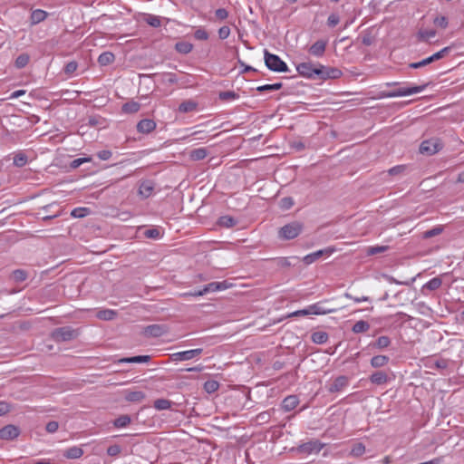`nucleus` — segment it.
<instances>
[{
  "label": "nucleus",
  "instance_id": "nucleus-44",
  "mask_svg": "<svg viewBox=\"0 0 464 464\" xmlns=\"http://www.w3.org/2000/svg\"><path fill=\"white\" fill-rule=\"evenodd\" d=\"M365 452V446L361 443V442H358L356 444H354L350 451V455L353 456V457H361L362 455H363Z\"/></svg>",
  "mask_w": 464,
  "mask_h": 464
},
{
  "label": "nucleus",
  "instance_id": "nucleus-14",
  "mask_svg": "<svg viewBox=\"0 0 464 464\" xmlns=\"http://www.w3.org/2000/svg\"><path fill=\"white\" fill-rule=\"evenodd\" d=\"M326 45V41L318 40L309 48L308 52L313 56L322 57L324 54Z\"/></svg>",
  "mask_w": 464,
  "mask_h": 464
},
{
  "label": "nucleus",
  "instance_id": "nucleus-20",
  "mask_svg": "<svg viewBox=\"0 0 464 464\" xmlns=\"http://www.w3.org/2000/svg\"><path fill=\"white\" fill-rule=\"evenodd\" d=\"M63 455L69 459H77L83 455V450L80 447L73 446L65 450Z\"/></svg>",
  "mask_w": 464,
  "mask_h": 464
},
{
  "label": "nucleus",
  "instance_id": "nucleus-47",
  "mask_svg": "<svg viewBox=\"0 0 464 464\" xmlns=\"http://www.w3.org/2000/svg\"><path fill=\"white\" fill-rule=\"evenodd\" d=\"M390 344H391L390 337H388L386 335H382V336H380L376 340V342L373 345L379 349H383V348L388 347Z\"/></svg>",
  "mask_w": 464,
  "mask_h": 464
},
{
  "label": "nucleus",
  "instance_id": "nucleus-7",
  "mask_svg": "<svg viewBox=\"0 0 464 464\" xmlns=\"http://www.w3.org/2000/svg\"><path fill=\"white\" fill-rule=\"evenodd\" d=\"M169 332L164 324H150L144 328L143 334L147 337H160Z\"/></svg>",
  "mask_w": 464,
  "mask_h": 464
},
{
  "label": "nucleus",
  "instance_id": "nucleus-38",
  "mask_svg": "<svg viewBox=\"0 0 464 464\" xmlns=\"http://www.w3.org/2000/svg\"><path fill=\"white\" fill-rule=\"evenodd\" d=\"M131 421V419L129 415H121L117 419L114 420L113 425L116 428H124L127 427Z\"/></svg>",
  "mask_w": 464,
  "mask_h": 464
},
{
  "label": "nucleus",
  "instance_id": "nucleus-33",
  "mask_svg": "<svg viewBox=\"0 0 464 464\" xmlns=\"http://www.w3.org/2000/svg\"><path fill=\"white\" fill-rule=\"evenodd\" d=\"M140 109V104L137 102L130 101L124 103L121 107V111L124 113H135Z\"/></svg>",
  "mask_w": 464,
  "mask_h": 464
},
{
  "label": "nucleus",
  "instance_id": "nucleus-36",
  "mask_svg": "<svg viewBox=\"0 0 464 464\" xmlns=\"http://www.w3.org/2000/svg\"><path fill=\"white\" fill-rule=\"evenodd\" d=\"M173 402L167 399H158L154 401V408L158 411L169 410L171 408Z\"/></svg>",
  "mask_w": 464,
  "mask_h": 464
},
{
  "label": "nucleus",
  "instance_id": "nucleus-46",
  "mask_svg": "<svg viewBox=\"0 0 464 464\" xmlns=\"http://www.w3.org/2000/svg\"><path fill=\"white\" fill-rule=\"evenodd\" d=\"M283 84L282 82H276L273 84H265L262 86H258L256 88V91L259 92H266V91H277L282 88Z\"/></svg>",
  "mask_w": 464,
  "mask_h": 464
},
{
  "label": "nucleus",
  "instance_id": "nucleus-24",
  "mask_svg": "<svg viewBox=\"0 0 464 464\" xmlns=\"http://www.w3.org/2000/svg\"><path fill=\"white\" fill-rule=\"evenodd\" d=\"M150 361V355H137L132 357H125L121 359L120 362H125V363H143L148 362Z\"/></svg>",
  "mask_w": 464,
  "mask_h": 464
},
{
  "label": "nucleus",
  "instance_id": "nucleus-16",
  "mask_svg": "<svg viewBox=\"0 0 464 464\" xmlns=\"http://www.w3.org/2000/svg\"><path fill=\"white\" fill-rule=\"evenodd\" d=\"M309 309H310L311 314H316V315L331 314V313H334L337 311V309H335V308L324 307L323 302H319V303L309 305Z\"/></svg>",
  "mask_w": 464,
  "mask_h": 464
},
{
  "label": "nucleus",
  "instance_id": "nucleus-31",
  "mask_svg": "<svg viewBox=\"0 0 464 464\" xmlns=\"http://www.w3.org/2000/svg\"><path fill=\"white\" fill-rule=\"evenodd\" d=\"M441 284L442 280L440 276L433 277L422 286V291H424L425 289H428L430 291H435L440 287Z\"/></svg>",
  "mask_w": 464,
  "mask_h": 464
},
{
  "label": "nucleus",
  "instance_id": "nucleus-15",
  "mask_svg": "<svg viewBox=\"0 0 464 464\" xmlns=\"http://www.w3.org/2000/svg\"><path fill=\"white\" fill-rule=\"evenodd\" d=\"M230 285L231 284L227 283V281L211 282L203 287V292L208 294L211 292L222 291L227 289Z\"/></svg>",
  "mask_w": 464,
  "mask_h": 464
},
{
  "label": "nucleus",
  "instance_id": "nucleus-60",
  "mask_svg": "<svg viewBox=\"0 0 464 464\" xmlns=\"http://www.w3.org/2000/svg\"><path fill=\"white\" fill-rule=\"evenodd\" d=\"M58 429H59V423L55 420L49 421L45 426V430L48 433H54L58 430Z\"/></svg>",
  "mask_w": 464,
  "mask_h": 464
},
{
  "label": "nucleus",
  "instance_id": "nucleus-9",
  "mask_svg": "<svg viewBox=\"0 0 464 464\" xmlns=\"http://www.w3.org/2000/svg\"><path fill=\"white\" fill-rule=\"evenodd\" d=\"M20 435V429L15 425H5L0 429V440H13Z\"/></svg>",
  "mask_w": 464,
  "mask_h": 464
},
{
  "label": "nucleus",
  "instance_id": "nucleus-32",
  "mask_svg": "<svg viewBox=\"0 0 464 464\" xmlns=\"http://www.w3.org/2000/svg\"><path fill=\"white\" fill-rule=\"evenodd\" d=\"M208 156V150L206 148H198L190 151L189 158L192 160H201Z\"/></svg>",
  "mask_w": 464,
  "mask_h": 464
},
{
  "label": "nucleus",
  "instance_id": "nucleus-28",
  "mask_svg": "<svg viewBox=\"0 0 464 464\" xmlns=\"http://www.w3.org/2000/svg\"><path fill=\"white\" fill-rule=\"evenodd\" d=\"M115 60V55L111 52H104L100 54L98 63L101 66H106L112 63Z\"/></svg>",
  "mask_w": 464,
  "mask_h": 464
},
{
  "label": "nucleus",
  "instance_id": "nucleus-56",
  "mask_svg": "<svg viewBox=\"0 0 464 464\" xmlns=\"http://www.w3.org/2000/svg\"><path fill=\"white\" fill-rule=\"evenodd\" d=\"M430 63H431V61H430V58L428 57V58H425V59L421 60L420 62L410 63L409 67L411 68V69H419V68L426 66V65H428Z\"/></svg>",
  "mask_w": 464,
  "mask_h": 464
},
{
  "label": "nucleus",
  "instance_id": "nucleus-51",
  "mask_svg": "<svg viewBox=\"0 0 464 464\" xmlns=\"http://www.w3.org/2000/svg\"><path fill=\"white\" fill-rule=\"evenodd\" d=\"M384 277L389 283L396 285H411L415 281V277H412L411 280L408 281H399L392 276H384Z\"/></svg>",
  "mask_w": 464,
  "mask_h": 464
},
{
  "label": "nucleus",
  "instance_id": "nucleus-43",
  "mask_svg": "<svg viewBox=\"0 0 464 464\" xmlns=\"http://www.w3.org/2000/svg\"><path fill=\"white\" fill-rule=\"evenodd\" d=\"M88 208H75L72 210L71 216L75 218H82L90 214Z\"/></svg>",
  "mask_w": 464,
  "mask_h": 464
},
{
  "label": "nucleus",
  "instance_id": "nucleus-61",
  "mask_svg": "<svg viewBox=\"0 0 464 464\" xmlns=\"http://www.w3.org/2000/svg\"><path fill=\"white\" fill-rule=\"evenodd\" d=\"M340 22V17L338 14H331L329 16H328V19H327V24L328 26L330 27H334L335 25H337Z\"/></svg>",
  "mask_w": 464,
  "mask_h": 464
},
{
  "label": "nucleus",
  "instance_id": "nucleus-53",
  "mask_svg": "<svg viewBox=\"0 0 464 464\" xmlns=\"http://www.w3.org/2000/svg\"><path fill=\"white\" fill-rule=\"evenodd\" d=\"M450 49V47H444L440 51H439V52L435 53L434 54H432L431 56H430L431 63L443 58L445 56V54L449 53Z\"/></svg>",
  "mask_w": 464,
  "mask_h": 464
},
{
  "label": "nucleus",
  "instance_id": "nucleus-25",
  "mask_svg": "<svg viewBox=\"0 0 464 464\" xmlns=\"http://www.w3.org/2000/svg\"><path fill=\"white\" fill-rule=\"evenodd\" d=\"M47 15H48L47 12H45L44 10H41V9L34 10L31 14V24H37L44 21L46 19Z\"/></svg>",
  "mask_w": 464,
  "mask_h": 464
},
{
  "label": "nucleus",
  "instance_id": "nucleus-5",
  "mask_svg": "<svg viewBox=\"0 0 464 464\" xmlns=\"http://www.w3.org/2000/svg\"><path fill=\"white\" fill-rule=\"evenodd\" d=\"M443 148L442 141L438 138L423 140L420 145V152L426 155H433Z\"/></svg>",
  "mask_w": 464,
  "mask_h": 464
},
{
  "label": "nucleus",
  "instance_id": "nucleus-1",
  "mask_svg": "<svg viewBox=\"0 0 464 464\" xmlns=\"http://www.w3.org/2000/svg\"><path fill=\"white\" fill-rule=\"evenodd\" d=\"M264 60L266 66L270 71L276 72L289 71L287 64L278 55L269 53L266 49L264 51Z\"/></svg>",
  "mask_w": 464,
  "mask_h": 464
},
{
  "label": "nucleus",
  "instance_id": "nucleus-35",
  "mask_svg": "<svg viewBox=\"0 0 464 464\" xmlns=\"http://www.w3.org/2000/svg\"><path fill=\"white\" fill-rule=\"evenodd\" d=\"M370 329V324L368 322L366 321H363V320H360V321H357L353 328H352V331L354 333V334H361V333H365L367 332L368 330Z\"/></svg>",
  "mask_w": 464,
  "mask_h": 464
},
{
  "label": "nucleus",
  "instance_id": "nucleus-39",
  "mask_svg": "<svg viewBox=\"0 0 464 464\" xmlns=\"http://www.w3.org/2000/svg\"><path fill=\"white\" fill-rule=\"evenodd\" d=\"M175 49L180 53L187 54L192 51L193 45L188 42H179L176 44Z\"/></svg>",
  "mask_w": 464,
  "mask_h": 464
},
{
  "label": "nucleus",
  "instance_id": "nucleus-11",
  "mask_svg": "<svg viewBox=\"0 0 464 464\" xmlns=\"http://www.w3.org/2000/svg\"><path fill=\"white\" fill-rule=\"evenodd\" d=\"M202 348L175 353L172 354L173 361H188L202 353Z\"/></svg>",
  "mask_w": 464,
  "mask_h": 464
},
{
  "label": "nucleus",
  "instance_id": "nucleus-57",
  "mask_svg": "<svg viewBox=\"0 0 464 464\" xmlns=\"http://www.w3.org/2000/svg\"><path fill=\"white\" fill-rule=\"evenodd\" d=\"M362 43L365 46H370L374 43V37L370 32H365L362 36Z\"/></svg>",
  "mask_w": 464,
  "mask_h": 464
},
{
  "label": "nucleus",
  "instance_id": "nucleus-29",
  "mask_svg": "<svg viewBox=\"0 0 464 464\" xmlns=\"http://www.w3.org/2000/svg\"><path fill=\"white\" fill-rule=\"evenodd\" d=\"M390 361L386 355H375L371 359V365L373 368H380L385 366Z\"/></svg>",
  "mask_w": 464,
  "mask_h": 464
},
{
  "label": "nucleus",
  "instance_id": "nucleus-50",
  "mask_svg": "<svg viewBox=\"0 0 464 464\" xmlns=\"http://www.w3.org/2000/svg\"><path fill=\"white\" fill-rule=\"evenodd\" d=\"M418 35L420 40L427 41V40H430V38L435 37L436 31L435 30H423V31H420Z\"/></svg>",
  "mask_w": 464,
  "mask_h": 464
},
{
  "label": "nucleus",
  "instance_id": "nucleus-2",
  "mask_svg": "<svg viewBox=\"0 0 464 464\" xmlns=\"http://www.w3.org/2000/svg\"><path fill=\"white\" fill-rule=\"evenodd\" d=\"M302 230L303 224L297 221H294L282 227L279 230L278 236L282 239L290 240L298 237Z\"/></svg>",
  "mask_w": 464,
  "mask_h": 464
},
{
  "label": "nucleus",
  "instance_id": "nucleus-54",
  "mask_svg": "<svg viewBox=\"0 0 464 464\" xmlns=\"http://www.w3.org/2000/svg\"><path fill=\"white\" fill-rule=\"evenodd\" d=\"M121 452V448L118 444L111 445L107 449V454L111 457H116Z\"/></svg>",
  "mask_w": 464,
  "mask_h": 464
},
{
  "label": "nucleus",
  "instance_id": "nucleus-21",
  "mask_svg": "<svg viewBox=\"0 0 464 464\" xmlns=\"http://www.w3.org/2000/svg\"><path fill=\"white\" fill-rule=\"evenodd\" d=\"M370 381L374 384L382 385L388 382V375L386 372H384L382 371H378V372H373L370 376Z\"/></svg>",
  "mask_w": 464,
  "mask_h": 464
},
{
  "label": "nucleus",
  "instance_id": "nucleus-59",
  "mask_svg": "<svg viewBox=\"0 0 464 464\" xmlns=\"http://www.w3.org/2000/svg\"><path fill=\"white\" fill-rule=\"evenodd\" d=\"M144 236L148 238L157 239L160 237V232L157 228H150L144 232Z\"/></svg>",
  "mask_w": 464,
  "mask_h": 464
},
{
  "label": "nucleus",
  "instance_id": "nucleus-18",
  "mask_svg": "<svg viewBox=\"0 0 464 464\" xmlns=\"http://www.w3.org/2000/svg\"><path fill=\"white\" fill-rule=\"evenodd\" d=\"M299 403V399L296 395H289L282 401V408L285 411L294 410Z\"/></svg>",
  "mask_w": 464,
  "mask_h": 464
},
{
  "label": "nucleus",
  "instance_id": "nucleus-45",
  "mask_svg": "<svg viewBox=\"0 0 464 464\" xmlns=\"http://www.w3.org/2000/svg\"><path fill=\"white\" fill-rule=\"evenodd\" d=\"M26 163H27V156L24 153L19 152L14 155V166L21 168V167L25 166Z\"/></svg>",
  "mask_w": 464,
  "mask_h": 464
},
{
  "label": "nucleus",
  "instance_id": "nucleus-3",
  "mask_svg": "<svg viewBox=\"0 0 464 464\" xmlns=\"http://www.w3.org/2000/svg\"><path fill=\"white\" fill-rule=\"evenodd\" d=\"M51 336L56 343H61L75 339L78 336V333L77 330L71 326H63L55 328L52 332Z\"/></svg>",
  "mask_w": 464,
  "mask_h": 464
},
{
  "label": "nucleus",
  "instance_id": "nucleus-41",
  "mask_svg": "<svg viewBox=\"0 0 464 464\" xmlns=\"http://www.w3.org/2000/svg\"><path fill=\"white\" fill-rule=\"evenodd\" d=\"M219 382L215 380H208L205 382L203 388L206 392L208 393H213L217 392L219 388Z\"/></svg>",
  "mask_w": 464,
  "mask_h": 464
},
{
  "label": "nucleus",
  "instance_id": "nucleus-13",
  "mask_svg": "<svg viewBox=\"0 0 464 464\" xmlns=\"http://www.w3.org/2000/svg\"><path fill=\"white\" fill-rule=\"evenodd\" d=\"M156 122L151 119H143L137 124V130L142 134H149L156 129Z\"/></svg>",
  "mask_w": 464,
  "mask_h": 464
},
{
  "label": "nucleus",
  "instance_id": "nucleus-63",
  "mask_svg": "<svg viewBox=\"0 0 464 464\" xmlns=\"http://www.w3.org/2000/svg\"><path fill=\"white\" fill-rule=\"evenodd\" d=\"M405 169H406L405 165H398V166L391 168L388 170V173L392 176L399 175V174L402 173Z\"/></svg>",
  "mask_w": 464,
  "mask_h": 464
},
{
  "label": "nucleus",
  "instance_id": "nucleus-40",
  "mask_svg": "<svg viewBox=\"0 0 464 464\" xmlns=\"http://www.w3.org/2000/svg\"><path fill=\"white\" fill-rule=\"evenodd\" d=\"M29 61H30L29 54H27V53H21L15 59V63H14L15 67L18 68V69L24 68L28 64Z\"/></svg>",
  "mask_w": 464,
  "mask_h": 464
},
{
  "label": "nucleus",
  "instance_id": "nucleus-17",
  "mask_svg": "<svg viewBox=\"0 0 464 464\" xmlns=\"http://www.w3.org/2000/svg\"><path fill=\"white\" fill-rule=\"evenodd\" d=\"M154 190V183L151 180L142 181L139 188V194L147 198H149Z\"/></svg>",
  "mask_w": 464,
  "mask_h": 464
},
{
  "label": "nucleus",
  "instance_id": "nucleus-23",
  "mask_svg": "<svg viewBox=\"0 0 464 464\" xmlns=\"http://www.w3.org/2000/svg\"><path fill=\"white\" fill-rule=\"evenodd\" d=\"M198 108V102L193 100H186L179 106V111L187 113L195 111Z\"/></svg>",
  "mask_w": 464,
  "mask_h": 464
},
{
  "label": "nucleus",
  "instance_id": "nucleus-37",
  "mask_svg": "<svg viewBox=\"0 0 464 464\" xmlns=\"http://www.w3.org/2000/svg\"><path fill=\"white\" fill-rule=\"evenodd\" d=\"M219 100L223 102H229L239 98V94L234 91H224L218 93Z\"/></svg>",
  "mask_w": 464,
  "mask_h": 464
},
{
  "label": "nucleus",
  "instance_id": "nucleus-10",
  "mask_svg": "<svg viewBox=\"0 0 464 464\" xmlns=\"http://www.w3.org/2000/svg\"><path fill=\"white\" fill-rule=\"evenodd\" d=\"M323 449V444L318 440H311L299 445L296 451L304 454H311L312 452L318 453Z\"/></svg>",
  "mask_w": 464,
  "mask_h": 464
},
{
  "label": "nucleus",
  "instance_id": "nucleus-8",
  "mask_svg": "<svg viewBox=\"0 0 464 464\" xmlns=\"http://www.w3.org/2000/svg\"><path fill=\"white\" fill-rule=\"evenodd\" d=\"M349 384V378L345 375L336 377L333 382L327 386V391L330 393H336L342 392Z\"/></svg>",
  "mask_w": 464,
  "mask_h": 464
},
{
  "label": "nucleus",
  "instance_id": "nucleus-62",
  "mask_svg": "<svg viewBox=\"0 0 464 464\" xmlns=\"http://www.w3.org/2000/svg\"><path fill=\"white\" fill-rule=\"evenodd\" d=\"M78 68V63L75 61L69 62L64 67V72L71 74L74 72Z\"/></svg>",
  "mask_w": 464,
  "mask_h": 464
},
{
  "label": "nucleus",
  "instance_id": "nucleus-30",
  "mask_svg": "<svg viewBox=\"0 0 464 464\" xmlns=\"http://www.w3.org/2000/svg\"><path fill=\"white\" fill-rule=\"evenodd\" d=\"M117 315V313L114 310L111 309H102L97 312L96 317L101 320L111 321L113 320Z\"/></svg>",
  "mask_w": 464,
  "mask_h": 464
},
{
  "label": "nucleus",
  "instance_id": "nucleus-12",
  "mask_svg": "<svg viewBox=\"0 0 464 464\" xmlns=\"http://www.w3.org/2000/svg\"><path fill=\"white\" fill-rule=\"evenodd\" d=\"M342 74V71L338 68L320 65L319 80L338 79Z\"/></svg>",
  "mask_w": 464,
  "mask_h": 464
},
{
  "label": "nucleus",
  "instance_id": "nucleus-64",
  "mask_svg": "<svg viewBox=\"0 0 464 464\" xmlns=\"http://www.w3.org/2000/svg\"><path fill=\"white\" fill-rule=\"evenodd\" d=\"M230 34V28L227 25L225 26H222L219 28L218 30V37L221 39V40H225L227 39Z\"/></svg>",
  "mask_w": 464,
  "mask_h": 464
},
{
  "label": "nucleus",
  "instance_id": "nucleus-48",
  "mask_svg": "<svg viewBox=\"0 0 464 464\" xmlns=\"http://www.w3.org/2000/svg\"><path fill=\"white\" fill-rule=\"evenodd\" d=\"M443 228L441 227H435L430 230L423 232L422 238L428 239L433 237L440 235L442 232Z\"/></svg>",
  "mask_w": 464,
  "mask_h": 464
},
{
  "label": "nucleus",
  "instance_id": "nucleus-27",
  "mask_svg": "<svg viewBox=\"0 0 464 464\" xmlns=\"http://www.w3.org/2000/svg\"><path fill=\"white\" fill-rule=\"evenodd\" d=\"M237 224V220L231 216H222L218 220V225L223 227L230 228Z\"/></svg>",
  "mask_w": 464,
  "mask_h": 464
},
{
  "label": "nucleus",
  "instance_id": "nucleus-58",
  "mask_svg": "<svg viewBox=\"0 0 464 464\" xmlns=\"http://www.w3.org/2000/svg\"><path fill=\"white\" fill-rule=\"evenodd\" d=\"M294 205V199L291 197L283 198L280 200V206L284 209H289Z\"/></svg>",
  "mask_w": 464,
  "mask_h": 464
},
{
  "label": "nucleus",
  "instance_id": "nucleus-49",
  "mask_svg": "<svg viewBox=\"0 0 464 464\" xmlns=\"http://www.w3.org/2000/svg\"><path fill=\"white\" fill-rule=\"evenodd\" d=\"M145 21L148 24L153 27H160L161 25L160 18L153 14H148Z\"/></svg>",
  "mask_w": 464,
  "mask_h": 464
},
{
  "label": "nucleus",
  "instance_id": "nucleus-4",
  "mask_svg": "<svg viewBox=\"0 0 464 464\" xmlns=\"http://www.w3.org/2000/svg\"><path fill=\"white\" fill-rule=\"evenodd\" d=\"M428 84H422L420 86H411V87H401L388 92H383L382 97L386 98H393V97H401V96H408L412 95L415 93H419L425 90Z\"/></svg>",
  "mask_w": 464,
  "mask_h": 464
},
{
  "label": "nucleus",
  "instance_id": "nucleus-42",
  "mask_svg": "<svg viewBox=\"0 0 464 464\" xmlns=\"http://www.w3.org/2000/svg\"><path fill=\"white\" fill-rule=\"evenodd\" d=\"M389 248H390L389 246H369L366 250V253L368 256H374V255L384 253Z\"/></svg>",
  "mask_w": 464,
  "mask_h": 464
},
{
  "label": "nucleus",
  "instance_id": "nucleus-34",
  "mask_svg": "<svg viewBox=\"0 0 464 464\" xmlns=\"http://www.w3.org/2000/svg\"><path fill=\"white\" fill-rule=\"evenodd\" d=\"M11 277L15 283H22L27 279L28 273L24 269H15L12 272Z\"/></svg>",
  "mask_w": 464,
  "mask_h": 464
},
{
  "label": "nucleus",
  "instance_id": "nucleus-22",
  "mask_svg": "<svg viewBox=\"0 0 464 464\" xmlns=\"http://www.w3.org/2000/svg\"><path fill=\"white\" fill-rule=\"evenodd\" d=\"M333 250L332 249H323V250H318L316 252H314L312 254H309V255H306L304 257V262L306 264V265H310L312 263H314V261H316L318 258H320L325 253H332Z\"/></svg>",
  "mask_w": 464,
  "mask_h": 464
},
{
  "label": "nucleus",
  "instance_id": "nucleus-19",
  "mask_svg": "<svg viewBox=\"0 0 464 464\" xmlns=\"http://www.w3.org/2000/svg\"><path fill=\"white\" fill-rule=\"evenodd\" d=\"M124 398L130 402H140L146 398V394L141 391H126Z\"/></svg>",
  "mask_w": 464,
  "mask_h": 464
},
{
  "label": "nucleus",
  "instance_id": "nucleus-52",
  "mask_svg": "<svg viewBox=\"0 0 464 464\" xmlns=\"http://www.w3.org/2000/svg\"><path fill=\"white\" fill-rule=\"evenodd\" d=\"M194 37L197 40L206 41L208 39V34L204 28H198L194 33Z\"/></svg>",
  "mask_w": 464,
  "mask_h": 464
},
{
  "label": "nucleus",
  "instance_id": "nucleus-26",
  "mask_svg": "<svg viewBox=\"0 0 464 464\" xmlns=\"http://www.w3.org/2000/svg\"><path fill=\"white\" fill-rule=\"evenodd\" d=\"M329 339V335L326 332L318 331L314 332L311 335V340L316 344L325 343Z\"/></svg>",
  "mask_w": 464,
  "mask_h": 464
},
{
  "label": "nucleus",
  "instance_id": "nucleus-55",
  "mask_svg": "<svg viewBox=\"0 0 464 464\" xmlns=\"http://www.w3.org/2000/svg\"><path fill=\"white\" fill-rule=\"evenodd\" d=\"M433 23L440 28H446L448 26V19L444 15L435 17Z\"/></svg>",
  "mask_w": 464,
  "mask_h": 464
},
{
  "label": "nucleus",
  "instance_id": "nucleus-6",
  "mask_svg": "<svg viewBox=\"0 0 464 464\" xmlns=\"http://www.w3.org/2000/svg\"><path fill=\"white\" fill-rule=\"evenodd\" d=\"M298 73L308 79H319L320 76V65L314 67L312 63H301L296 66Z\"/></svg>",
  "mask_w": 464,
  "mask_h": 464
}]
</instances>
